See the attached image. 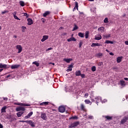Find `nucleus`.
Segmentation results:
<instances>
[{
  "instance_id": "f257e3e1",
  "label": "nucleus",
  "mask_w": 128,
  "mask_h": 128,
  "mask_svg": "<svg viewBox=\"0 0 128 128\" xmlns=\"http://www.w3.org/2000/svg\"><path fill=\"white\" fill-rule=\"evenodd\" d=\"M80 124V122L76 121L73 123H72L68 126L69 128H74L78 126Z\"/></svg>"
},
{
  "instance_id": "f03ea898",
  "label": "nucleus",
  "mask_w": 128,
  "mask_h": 128,
  "mask_svg": "<svg viewBox=\"0 0 128 128\" xmlns=\"http://www.w3.org/2000/svg\"><path fill=\"white\" fill-rule=\"evenodd\" d=\"M10 68V65H8L6 64H3L0 63V68Z\"/></svg>"
},
{
  "instance_id": "7ed1b4c3",
  "label": "nucleus",
  "mask_w": 128,
  "mask_h": 128,
  "mask_svg": "<svg viewBox=\"0 0 128 128\" xmlns=\"http://www.w3.org/2000/svg\"><path fill=\"white\" fill-rule=\"evenodd\" d=\"M16 50H18V54H20L22 52V47L20 45L16 46Z\"/></svg>"
},
{
  "instance_id": "20e7f679",
  "label": "nucleus",
  "mask_w": 128,
  "mask_h": 128,
  "mask_svg": "<svg viewBox=\"0 0 128 128\" xmlns=\"http://www.w3.org/2000/svg\"><path fill=\"white\" fill-rule=\"evenodd\" d=\"M40 118L44 120H46V114L44 112H42L40 115Z\"/></svg>"
},
{
  "instance_id": "39448f33",
  "label": "nucleus",
  "mask_w": 128,
  "mask_h": 128,
  "mask_svg": "<svg viewBox=\"0 0 128 128\" xmlns=\"http://www.w3.org/2000/svg\"><path fill=\"white\" fill-rule=\"evenodd\" d=\"M27 22H28L27 24L28 26H32V24H34V21L32 20V19L30 18H28L27 19Z\"/></svg>"
},
{
  "instance_id": "423d86ee",
  "label": "nucleus",
  "mask_w": 128,
  "mask_h": 128,
  "mask_svg": "<svg viewBox=\"0 0 128 128\" xmlns=\"http://www.w3.org/2000/svg\"><path fill=\"white\" fill-rule=\"evenodd\" d=\"M46 40H48V36L44 35L42 36V38L41 40V42H46Z\"/></svg>"
},
{
  "instance_id": "0eeeda50",
  "label": "nucleus",
  "mask_w": 128,
  "mask_h": 128,
  "mask_svg": "<svg viewBox=\"0 0 128 128\" xmlns=\"http://www.w3.org/2000/svg\"><path fill=\"white\" fill-rule=\"evenodd\" d=\"M102 38V35L100 34H97L94 36V40H100Z\"/></svg>"
},
{
  "instance_id": "6e6552de",
  "label": "nucleus",
  "mask_w": 128,
  "mask_h": 128,
  "mask_svg": "<svg viewBox=\"0 0 128 128\" xmlns=\"http://www.w3.org/2000/svg\"><path fill=\"white\" fill-rule=\"evenodd\" d=\"M58 110L60 112H66V108L64 106H61L59 107Z\"/></svg>"
},
{
  "instance_id": "1a4fd4ad",
  "label": "nucleus",
  "mask_w": 128,
  "mask_h": 128,
  "mask_svg": "<svg viewBox=\"0 0 128 128\" xmlns=\"http://www.w3.org/2000/svg\"><path fill=\"white\" fill-rule=\"evenodd\" d=\"M98 31L100 34H102L104 32V28L100 27L98 29Z\"/></svg>"
},
{
  "instance_id": "9d476101",
  "label": "nucleus",
  "mask_w": 128,
  "mask_h": 128,
  "mask_svg": "<svg viewBox=\"0 0 128 128\" xmlns=\"http://www.w3.org/2000/svg\"><path fill=\"white\" fill-rule=\"evenodd\" d=\"M103 118H106V120H112V116H103Z\"/></svg>"
},
{
  "instance_id": "9b49d317",
  "label": "nucleus",
  "mask_w": 128,
  "mask_h": 128,
  "mask_svg": "<svg viewBox=\"0 0 128 128\" xmlns=\"http://www.w3.org/2000/svg\"><path fill=\"white\" fill-rule=\"evenodd\" d=\"M128 120V117H124L123 119L120 122V124H124V122H126Z\"/></svg>"
},
{
  "instance_id": "f8f14e48",
  "label": "nucleus",
  "mask_w": 128,
  "mask_h": 128,
  "mask_svg": "<svg viewBox=\"0 0 128 128\" xmlns=\"http://www.w3.org/2000/svg\"><path fill=\"white\" fill-rule=\"evenodd\" d=\"M27 124H30V126H31L32 128H34V126H36L34 125V122H32V120H28H28Z\"/></svg>"
},
{
  "instance_id": "ddd939ff",
  "label": "nucleus",
  "mask_w": 128,
  "mask_h": 128,
  "mask_svg": "<svg viewBox=\"0 0 128 128\" xmlns=\"http://www.w3.org/2000/svg\"><path fill=\"white\" fill-rule=\"evenodd\" d=\"M33 114L34 113L32 112H29L27 116H25L24 118H26V120H27V118H30V116H32Z\"/></svg>"
},
{
  "instance_id": "4468645a",
  "label": "nucleus",
  "mask_w": 128,
  "mask_h": 128,
  "mask_svg": "<svg viewBox=\"0 0 128 128\" xmlns=\"http://www.w3.org/2000/svg\"><path fill=\"white\" fill-rule=\"evenodd\" d=\"M122 58H124V57H122V56H118L116 58V62L118 64H120V62H122Z\"/></svg>"
},
{
  "instance_id": "2eb2a0df",
  "label": "nucleus",
  "mask_w": 128,
  "mask_h": 128,
  "mask_svg": "<svg viewBox=\"0 0 128 128\" xmlns=\"http://www.w3.org/2000/svg\"><path fill=\"white\" fill-rule=\"evenodd\" d=\"M20 64H14V65H12L11 66V68L12 70H14V68H20Z\"/></svg>"
},
{
  "instance_id": "dca6fc26",
  "label": "nucleus",
  "mask_w": 128,
  "mask_h": 128,
  "mask_svg": "<svg viewBox=\"0 0 128 128\" xmlns=\"http://www.w3.org/2000/svg\"><path fill=\"white\" fill-rule=\"evenodd\" d=\"M24 107H18L16 108V112H20V110H22L23 112H24Z\"/></svg>"
},
{
  "instance_id": "f3484780",
  "label": "nucleus",
  "mask_w": 128,
  "mask_h": 128,
  "mask_svg": "<svg viewBox=\"0 0 128 128\" xmlns=\"http://www.w3.org/2000/svg\"><path fill=\"white\" fill-rule=\"evenodd\" d=\"M80 108L82 110H83L84 112H86V106H84V104H80Z\"/></svg>"
},
{
  "instance_id": "a211bd4d",
  "label": "nucleus",
  "mask_w": 128,
  "mask_h": 128,
  "mask_svg": "<svg viewBox=\"0 0 128 128\" xmlns=\"http://www.w3.org/2000/svg\"><path fill=\"white\" fill-rule=\"evenodd\" d=\"M102 46V44H100V43H92L91 45V46Z\"/></svg>"
},
{
  "instance_id": "6ab92c4d",
  "label": "nucleus",
  "mask_w": 128,
  "mask_h": 128,
  "mask_svg": "<svg viewBox=\"0 0 128 128\" xmlns=\"http://www.w3.org/2000/svg\"><path fill=\"white\" fill-rule=\"evenodd\" d=\"M76 10H78V2H75V8H74L73 12L76 10Z\"/></svg>"
},
{
  "instance_id": "aec40b11",
  "label": "nucleus",
  "mask_w": 128,
  "mask_h": 128,
  "mask_svg": "<svg viewBox=\"0 0 128 128\" xmlns=\"http://www.w3.org/2000/svg\"><path fill=\"white\" fill-rule=\"evenodd\" d=\"M72 60V58H64V61L66 62H68V64Z\"/></svg>"
},
{
  "instance_id": "412c9836",
  "label": "nucleus",
  "mask_w": 128,
  "mask_h": 128,
  "mask_svg": "<svg viewBox=\"0 0 128 128\" xmlns=\"http://www.w3.org/2000/svg\"><path fill=\"white\" fill-rule=\"evenodd\" d=\"M50 14V11H46V12L44 14H43V16H44V18H46V16H48V14Z\"/></svg>"
},
{
  "instance_id": "4be33fe9",
  "label": "nucleus",
  "mask_w": 128,
  "mask_h": 128,
  "mask_svg": "<svg viewBox=\"0 0 128 128\" xmlns=\"http://www.w3.org/2000/svg\"><path fill=\"white\" fill-rule=\"evenodd\" d=\"M24 112H18L17 113V116H18V118H20V116H22L23 114H24Z\"/></svg>"
},
{
  "instance_id": "5701e85b",
  "label": "nucleus",
  "mask_w": 128,
  "mask_h": 128,
  "mask_svg": "<svg viewBox=\"0 0 128 128\" xmlns=\"http://www.w3.org/2000/svg\"><path fill=\"white\" fill-rule=\"evenodd\" d=\"M6 106H4L1 109V112H6Z\"/></svg>"
},
{
  "instance_id": "b1692460",
  "label": "nucleus",
  "mask_w": 128,
  "mask_h": 128,
  "mask_svg": "<svg viewBox=\"0 0 128 128\" xmlns=\"http://www.w3.org/2000/svg\"><path fill=\"white\" fill-rule=\"evenodd\" d=\"M90 34V32L88 31H86L85 33L86 38H88V35Z\"/></svg>"
},
{
  "instance_id": "393cba45",
  "label": "nucleus",
  "mask_w": 128,
  "mask_h": 128,
  "mask_svg": "<svg viewBox=\"0 0 128 128\" xmlns=\"http://www.w3.org/2000/svg\"><path fill=\"white\" fill-rule=\"evenodd\" d=\"M78 118L77 116H74L69 118V120H78Z\"/></svg>"
},
{
  "instance_id": "a878e982",
  "label": "nucleus",
  "mask_w": 128,
  "mask_h": 128,
  "mask_svg": "<svg viewBox=\"0 0 128 128\" xmlns=\"http://www.w3.org/2000/svg\"><path fill=\"white\" fill-rule=\"evenodd\" d=\"M49 102H43L40 104V106H48V104Z\"/></svg>"
},
{
  "instance_id": "bb28decb",
  "label": "nucleus",
  "mask_w": 128,
  "mask_h": 128,
  "mask_svg": "<svg viewBox=\"0 0 128 128\" xmlns=\"http://www.w3.org/2000/svg\"><path fill=\"white\" fill-rule=\"evenodd\" d=\"M96 56H97V58H102V53L99 52L96 54Z\"/></svg>"
},
{
  "instance_id": "cd10ccee",
  "label": "nucleus",
  "mask_w": 128,
  "mask_h": 128,
  "mask_svg": "<svg viewBox=\"0 0 128 128\" xmlns=\"http://www.w3.org/2000/svg\"><path fill=\"white\" fill-rule=\"evenodd\" d=\"M78 36H80V38H84V33L82 32H79L78 34Z\"/></svg>"
},
{
  "instance_id": "c85d7f7f",
  "label": "nucleus",
  "mask_w": 128,
  "mask_h": 128,
  "mask_svg": "<svg viewBox=\"0 0 128 128\" xmlns=\"http://www.w3.org/2000/svg\"><path fill=\"white\" fill-rule=\"evenodd\" d=\"M120 86H126V82L124 80H120Z\"/></svg>"
},
{
  "instance_id": "c756f323",
  "label": "nucleus",
  "mask_w": 128,
  "mask_h": 128,
  "mask_svg": "<svg viewBox=\"0 0 128 128\" xmlns=\"http://www.w3.org/2000/svg\"><path fill=\"white\" fill-rule=\"evenodd\" d=\"M81 74H80V70H77L76 72V76H80Z\"/></svg>"
},
{
  "instance_id": "7c9ffc66",
  "label": "nucleus",
  "mask_w": 128,
  "mask_h": 128,
  "mask_svg": "<svg viewBox=\"0 0 128 128\" xmlns=\"http://www.w3.org/2000/svg\"><path fill=\"white\" fill-rule=\"evenodd\" d=\"M78 26H76V24H75L74 26V28H73L72 32H74V30H78Z\"/></svg>"
},
{
  "instance_id": "2f4dec72",
  "label": "nucleus",
  "mask_w": 128,
  "mask_h": 128,
  "mask_svg": "<svg viewBox=\"0 0 128 128\" xmlns=\"http://www.w3.org/2000/svg\"><path fill=\"white\" fill-rule=\"evenodd\" d=\"M84 102H85V104H92V102H90V100H84Z\"/></svg>"
},
{
  "instance_id": "473e14b6",
  "label": "nucleus",
  "mask_w": 128,
  "mask_h": 128,
  "mask_svg": "<svg viewBox=\"0 0 128 128\" xmlns=\"http://www.w3.org/2000/svg\"><path fill=\"white\" fill-rule=\"evenodd\" d=\"M18 106H28V104H26L22 103H18Z\"/></svg>"
},
{
  "instance_id": "72a5a7b5",
  "label": "nucleus",
  "mask_w": 128,
  "mask_h": 128,
  "mask_svg": "<svg viewBox=\"0 0 128 128\" xmlns=\"http://www.w3.org/2000/svg\"><path fill=\"white\" fill-rule=\"evenodd\" d=\"M105 44H114V42L109 40H106L105 42Z\"/></svg>"
},
{
  "instance_id": "f704fd0d",
  "label": "nucleus",
  "mask_w": 128,
  "mask_h": 128,
  "mask_svg": "<svg viewBox=\"0 0 128 128\" xmlns=\"http://www.w3.org/2000/svg\"><path fill=\"white\" fill-rule=\"evenodd\" d=\"M20 6H24V2L23 1H20Z\"/></svg>"
},
{
  "instance_id": "c9c22d12",
  "label": "nucleus",
  "mask_w": 128,
  "mask_h": 128,
  "mask_svg": "<svg viewBox=\"0 0 128 128\" xmlns=\"http://www.w3.org/2000/svg\"><path fill=\"white\" fill-rule=\"evenodd\" d=\"M33 64H36V66H40V63L36 62H32Z\"/></svg>"
},
{
  "instance_id": "e433bc0d",
  "label": "nucleus",
  "mask_w": 128,
  "mask_h": 128,
  "mask_svg": "<svg viewBox=\"0 0 128 128\" xmlns=\"http://www.w3.org/2000/svg\"><path fill=\"white\" fill-rule=\"evenodd\" d=\"M22 32H26V26H22Z\"/></svg>"
},
{
  "instance_id": "4c0bfd02",
  "label": "nucleus",
  "mask_w": 128,
  "mask_h": 128,
  "mask_svg": "<svg viewBox=\"0 0 128 128\" xmlns=\"http://www.w3.org/2000/svg\"><path fill=\"white\" fill-rule=\"evenodd\" d=\"M96 66H92V72H96Z\"/></svg>"
},
{
  "instance_id": "58836bf2",
  "label": "nucleus",
  "mask_w": 128,
  "mask_h": 128,
  "mask_svg": "<svg viewBox=\"0 0 128 128\" xmlns=\"http://www.w3.org/2000/svg\"><path fill=\"white\" fill-rule=\"evenodd\" d=\"M104 22L105 24H108V18H104Z\"/></svg>"
},
{
  "instance_id": "ea45409f",
  "label": "nucleus",
  "mask_w": 128,
  "mask_h": 128,
  "mask_svg": "<svg viewBox=\"0 0 128 128\" xmlns=\"http://www.w3.org/2000/svg\"><path fill=\"white\" fill-rule=\"evenodd\" d=\"M74 68V64L72 63L68 66V68Z\"/></svg>"
},
{
  "instance_id": "a19ab883",
  "label": "nucleus",
  "mask_w": 128,
  "mask_h": 128,
  "mask_svg": "<svg viewBox=\"0 0 128 128\" xmlns=\"http://www.w3.org/2000/svg\"><path fill=\"white\" fill-rule=\"evenodd\" d=\"M88 118L89 120H94V116H88Z\"/></svg>"
},
{
  "instance_id": "79ce46f5",
  "label": "nucleus",
  "mask_w": 128,
  "mask_h": 128,
  "mask_svg": "<svg viewBox=\"0 0 128 128\" xmlns=\"http://www.w3.org/2000/svg\"><path fill=\"white\" fill-rule=\"evenodd\" d=\"M6 12H8V10L2 12V14H6Z\"/></svg>"
},
{
  "instance_id": "37998d69",
  "label": "nucleus",
  "mask_w": 128,
  "mask_h": 128,
  "mask_svg": "<svg viewBox=\"0 0 128 128\" xmlns=\"http://www.w3.org/2000/svg\"><path fill=\"white\" fill-rule=\"evenodd\" d=\"M14 18H15V20H20V18L17 17L16 16H14Z\"/></svg>"
},
{
  "instance_id": "c03bdc74",
  "label": "nucleus",
  "mask_w": 128,
  "mask_h": 128,
  "mask_svg": "<svg viewBox=\"0 0 128 128\" xmlns=\"http://www.w3.org/2000/svg\"><path fill=\"white\" fill-rule=\"evenodd\" d=\"M82 42L80 41L79 43V48H82Z\"/></svg>"
},
{
  "instance_id": "a18cd8bd",
  "label": "nucleus",
  "mask_w": 128,
  "mask_h": 128,
  "mask_svg": "<svg viewBox=\"0 0 128 128\" xmlns=\"http://www.w3.org/2000/svg\"><path fill=\"white\" fill-rule=\"evenodd\" d=\"M17 12L16 11L14 12L12 14H13L14 16H16Z\"/></svg>"
},
{
  "instance_id": "49530a36",
  "label": "nucleus",
  "mask_w": 128,
  "mask_h": 128,
  "mask_svg": "<svg viewBox=\"0 0 128 128\" xmlns=\"http://www.w3.org/2000/svg\"><path fill=\"white\" fill-rule=\"evenodd\" d=\"M24 16H26V18H28V13H24Z\"/></svg>"
},
{
  "instance_id": "de8ad7c7",
  "label": "nucleus",
  "mask_w": 128,
  "mask_h": 128,
  "mask_svg": "<svg viewBox=\"0 0 128 128\" xmlns=\"http://www.w3.org/2000/svg\"><path fill=\"white\" fill-rule=\"evenodd\" d=\"M71 38H72V42H76V38H74V37H72Z\"/></svg>"
},
{
  "instance_id": "09e8293b",
  "label": "nucleus",
  "mask_w": 128,
  "mask_h": 128,
  "mask_svg": "<svg viewBox=\"0 0 128 128\" xmlns=\"http://www.w3.org/2000/svg\"><path fill=\"white\" fill-rule=\"evenodd\" d=\"M72 68H68L66 72H72Z\"/></svg>"
},
{
  "instance_id": "8fccbe9b",
  "label": "nucleus",
  "mask_w": 128,
  "mask_h": 128,
  "mask_svg": "<svg viewBox=\"0 0 128 128\" xmlns=\"http://www.w3.org/2000/svg\"><path fill=\"white\" fill-rule=\"evenodd\" d=\"M20 122H26L28 124V120H20Z\"/></svg>"
},
{
  "instance_id": "3c124183",
  "label": "nucleus",
  "mask_w": 128,
  "mask_h": 128,
  "mask_svg": "<svg viewBox=\"0 0 128 128\" xmlns=\"http://www.w3.org/2000/svg\"><path fill=\"white\" fill-rule=\"evenodd\" d=\"M84 96H85L86 98H88V93L85 94Z\"/></svg>"
},
{
  "instance_id": "603ef678",
  "label": "nucleus",
  "mask_w": 128,
  "mask_h": 128,
  "mask_svg": "<svg viewBox=\"0 0 128 128\" xmlns=\"http://www.w3.org/2000/svg\"><path fill=\"white\" fill-rule=\"evenodd\" d=\"M52 50V48H48V49H46V52H48V50Z\"/></svg>"
},
{
  "instance_id": "864d4df0",
  "label": "nucleus",
  "mask_w": 128,
  "mask_h": 128,
  "mask_svg": "<svg viewBox=\"0 0 128 128\" xmlns=\"http://www.w3.org/2000/svg\"><path fill=\"white\" fill-rule=\"evenodd\" d=\"M80 76L82 78H84L85 76L84 74H80Z\"/></svg>"
},
{
  "instance_id": "5fc2aeb1",
  "label": "nucleus",
  "mask_w": 128,
  "mask_h": 128,
  "mask_svg": "<svg viewBox=\"0 0 128 128\" xmlns=\"http://www.w3.org/2000/svg\"><path fill=\"white\" fill-rule=\"evenodd\" d=\"M124 44H126V46H128V40L125 41Z\"/></svg>"
},
{
  "instance_id": "6e6d98bb",
  "label": "nucleus",
  "mask_w": 128,
  "mask_h": 128,
  "mask_svg": "<svg viewBox=\"0 0 128 128\" xmlns=\"http://www.w3.org/2000/svg\"><path fill=\"white\" fill-rule=\"evenodd\" d=\"M8 98H4V100H6V101H8Z\"/></svg>"
},
{
  "instance_id": "4d7b16f0",
  "label": "nucleus",
  "mask_w": 128,
  "mask_h": 128,
  "mask_svg": "<svg viewBox=\"0 0 128 128\" xmlns=\"http://www.w3.org/2000/svg\"><path fill=\"white\" fill-rule=\"evenodd\" d=\"M67 40H68V42H72V38L68 39Z\"/></svg>"
},
{
  "instance_id": "13d9d810",
  "label": "nucleus",
  "mask_w": 128,
  "mask_h": 128,
  "mask_svg": "<svg viewBox=\"0 0 128 128\" xmlns=\"http://www.w3.org/2000/svg\"><path fill=\"white\" fill-rule=\"evenodd\" d=\"M110 34H108V35L106 36V38H110Z\"/></svg>"
},
{
  "instance_id": "bf43d9fd",
  "label": "nucleus",
  "mask_w": 128,
  "mask_h": 128,
  "mask_svg": "<svg viewBox=\"0 0 128 128\" xmlns=\"http://www.w3.org/2000/svg\"><path fill=\"white\" fill-rule=\"evenodd\" d=\"M100 97H97V98H95V100H100Z\"/></svg>"
},
{
  "instance_id": "052dcab7",
  "label": "nucleus",
  "mask_w": 128,
  "mask_h": 128,
  "mask_svg": "<svg viewBox=\"0 0 128 128\" xmlns=\"http://www.w3.org/2000/svg\"><path fill=\"white\" fill-rule=\"evenodd\" d=\"M4 126H2V124H0V128H3Z\"/></svg>"
},
{
  "instance_id": "680f3d73",
  "label": "nucleus",
  "mask_w": 128,
  "mask_h": 128,
  "mask_svg": "<svg viewBox=\"0 0 128 128\" xmlns=\"http://www.w3.org/2000/svg\"><path fill=\"white\" fill-rule=\"evenodd\" d=\"M110 56H114V54L112 52H110Z\"/></svg>"
},
{
  "instance_id": "e2e57ef3",
  "label": "nucleus",
  "mask_w": 128,
  "mask_h": 128,
  "mask_svg": "<svg viewBox=\"0 0 128 128\" xmlns=\"http://www.w3.org/2000/svg\"><path fill=\"white\" fill-rule=\"evenodd\" d=\"M102 62H100L98 63V65L99 66H102Z\"/></svg>"
},
{
  "instance_id": "0e129e2a",
  "label": "nucleus",
  "mask_w": 128,
  "mask_h": 128,
  "mask_svg": "<svg viewBox=\"0 0 128 128\" xmlns=\"http://www.w3.org/2000/svg\"><path fill=\"white\" fill-rule=\"evenodd\" d=\"M13 38H16L18 36H16V35H14L13 36Z\"/></svg>"
},
{
  "instance_id": "69168bd1",
  "label": "nucleus",
  "mask_w": 128,
  "mask_h": 128,
  "mask_svg": "<svg viewBox=\"0 0 128 128\" xmlns=\"http://www.w3.org/2000/svg\"><path fill=\"white\" fill-rule=\"evenodd\" d=\"M66 33L64 32V33H63V34H62V36H66Z\"/></svg>"
},
{
  "instance_id": "338daca9",
  "label": "nucleus",
  "mask_w": 128,
  "mask_h": 128,
  "mask_svg": "<svg viewBox=\"0 0 128 128\" xmlns=\"http://www.w3.org/2000/svg\"><path fill=\"white\" fill-rule=\"evenodd\" d=\"M2 70H4V69H0V72H2Z\"/></svg>"
},
{
  "instance_id": "774afa93",
  "label": "nucleus",
  "mask_w": 128,
  "mask_h": 128,
  "mask_svg": "<svg viewBox=\"0 0 128 128\" xmlns=\"http://www.w3.org/2000/svg\"><path fill=\"white\" fill-rule=\"evenodd\" d=\"M126 16V14H124V15H123V17L124 18V16Z\"/></svg>"
}]
</instances>
